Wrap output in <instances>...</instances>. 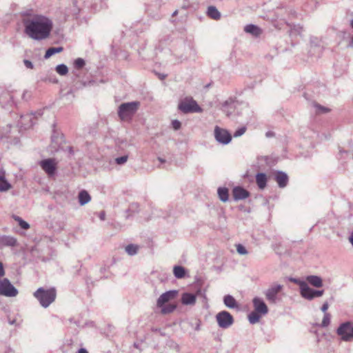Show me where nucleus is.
Wrapping results in <instances>:
<instances>
[{
	"instance_id": "obj_1",
	"label": "nucleus",
	"mask_w": 353,
	"mask_h": 353,
	"mask_svg": "<svg viewBox=\"0 0 353 353\" xmlns=\"http://www.w3.org/2000/svg\"><path fill=\"white\" fill-rule=\"evenodd\" d=\"M24 32L32 39L41 41L49 37L52 21L43 15H34L23 21Z\"/></svg>"
},
{
	"instance_id": "obj_2",
	"label": "nucleus",
	"mask_w": 353,
	"mask_h": 353,
	"mask_svg": "<svg viewBox=\"0 0 353 353\" xmlns=\"http://www.w3.org/2000/svg\"><path fill=\"white\" fill-rule=\"evenodd\" d=\"M138 101L123 103L118 108V116L122 121H130L136 114L140 107Z\"/></svg>"
},
{
	"instance_id": "obj_3",
	"label": "nucleus",
	"mask_w": 353,
	"mask_h": 353,
	"mask_svg": "<svg viewBox=\"0 0 353 353\" xmlns=\"http://www.w3.org/2000/svg\"><path fill=\"white\" fill-rule=\"evenodd\" d=\"M34 296L39 301L40 305L46 308L54 301L56 290L54 288L45 290L43 288H39L34 293Z\"/></svg>"
},
{
	"instance_id": "obj_4",
	"label": "nucleus",
	"mask_w": 353,
	"mask_h": 353,
	"mask_svg": "<svg viewBox=\"0 0 353 353\" xmlns=\"http://www.w3.org/2000/svg\"><path fill=\"white\" fill-rule=\"evenodd\" d=\"M248 110L249 108L245 103L239 102L232 99H229L223 102L222 104V110L226 114L228 117L232 115L235 111L237 114H243L241 110Z\"/></svg>"
},
{
	"instance_id": "obj_5",
	"label": "nucleus",
	"mask_w": 353,
	"mask_h": 353,
	"mask_svg": "<svg viewBox=\"0 0 353 353\" xmlns=\"http://www.w3.org/2000/svg\"><path fill=\"white\" fill-rule=\"evenodd\" d=\"M179 109L183 113L201 112L202 108L192 97H186L179 103Z\"/></svg>"
},
{
	"instance_id": "obj_6",
	"label": "nucleus",
	"mask_w": 353,
	"mask_h": 353,
	"mask_svg": "<svg viewBox=\"0 0 353 353\" xmlns=\"http://www.w3.org/2000/svg\"><path fill=\"white\" fill-rule=\"evenodd\" d=\"M17 294V289L14 287L8 279H0V295L7 297H14Z\"/></svg>"
},
{
	"instance_id": "obj_7",
	"label": "nucleus",
	"mask_w": 353,
	"mask_h": 353,
	"mask_svg": "<svg viewBox=\"0 0 353 353\" xmlns=\"http://www.w3.org/2000/svg\"><path fill=\"white\" fill-rule=\"evenodd\" d=\"M301 295L305 299L312 300L317 297H321L324 294V290H317L310 288L307 283H301Z\"/></svg>"
},
{
	"instance_id": "obj_8",
	"label": "nucleus",
	"mask_w": 353,
	"mask_h": 353,
	"mask_svg": "<svg viewBox=\"0 0 353 353\" xmlns=\"http://www.w3.org/2000/svg\"><path fill=\"white\" fill-rule=\"evenodd\" d=\"M216 320L219 327L227 329L234 323L233 316L225 310L219 312L216 315Z\"/></svg>"
},
{
	"instance_id": "obj_9",
	"label": "nucleus",
	"mask_w": 353,
	"mask_h": 353,
	"mask_svg": "<svg viewBox=\"0 0 353 353\" xmlns=\"http://www.w3.org/2000/svg\"><path fill=\"white\" fill-rule=\"evenodd\" d=\"M214 136L216 141L222 145H227L232 140L231 134L227 130L218 125L214 127Z\"/></svg>"
},
{
	"instance_id": "obj_10",
	"label": "nucleus",
	"mask_w": 353,
	"mask_h": 353,
	"mask_svg": "<svg viewBox=\"0 0 353 353\" xmlns=\"http://www.w3.org/2000/svg\"><path fill=\"white\" fill-rule=\"evenodd\" d=\"M336 334L340 336L341 341L345 342L350 341L351 321H346L341 323L336 329Z\"/></svg>"
},
{
	"instance_id": "obj_11",
	"label": "nucleus",
	"mask_w": 353,
	"mask_h": 353,
	"mask_svg": "<svg viewBox=\"0 0 353 353\" xmlns=\"http://www.w3.org/2000/svg\"><path fill=\"white\" fill-rule=\"evenodd\" d=\"M283 285L280 284H274L271 285L265 292L267 300L270 303H276L277 301L278 294L281 291Z\"/></svg>"
},
{
	"instance_id": "obj_12",
	"label": "nucleus",
	"mask_w": 353,
	"mask_h": 353,
	"mask_svg": "<svg viewBox=\"0 0 353 353\" xmlns=\"http://www.w3.org/2000/svg\"><path fill=\"white\" fill-rule=\"evenodd\" d=\"M39 165L49 176H52L55 174L57 163L54 159H44L40 161Z\"/></svg>"
},
{
	"instance_id": "obj_13",
	"label": "nucleus",
	"mask_w": 353,
	"mask_h": 353,
	"mask_svg": "<svg viewBox=\"0 0 353 353\" xmlns=\"http://www.w3.org/2000/svg\"><path fill=\"white\" fill-rule=\"evenodd\" d=\"M178 292L176 290H170L163 293L157 299V305L159 307H162L163 305L174 299L177 295Z\"/></svg>"
},
{
	"instance_id": "obj_14",
	"label": "nucleus",
	"mask_w": 353,
	"mask_h": 353,
	"mask_svg": "<svg viewBox=\"0 0 353 353\" xmlns=\"http://www.w3.org/2000/svg\"><path fill=\"white\" fill-rule=\"evenodd\" d=\"M254 311L262 315H265L268 312V308L264 301L259 297H255L252 300Z\"/></svg>"
},
{
	"instance_id": "obj_15",
	"label": "nucleus",
	"mask_w": 353,
	"mask_h": 353,
	"mask_svg": "<svg viewBox=\"0 0 353 353\" xmlns=\"http://www.w3.org/2000/svg\"><path fill=\"white\" fill-rule=\"evenodd\" d=\"M274 180L277 183L280 188H284L288 183V174L282 171H277L274 174Z\"/></svg>"
},
{
	"instance_id": "obj_16",
	"label": "nucleus",
	"mask_w": 353,
	"mask_h": 353,
	"mask_svg": "<svg viewBox=\"0 0 353 353\" xmlns=\"http://www.w3.org/2000/svg\"><path fill=\"white\" fill-rule=\"evenodd\" d=\"M232 195L235 201H239L248 198L250 196V193L243 188L237 186L233 188Z\"/></svg>"
},
{
	"instance_id": "obj_17",
	"label": "nucleus",
	"mask_w": 353,
	"mask_h": 353,
	"mask_svg": "<svg viewBox=\"0 0 353 353\" xmlns=\"http://www.w3.org/2000/svg\"><path fill=\"white\" fill-rule=\"evenodd\" d=\"M224 305L230 309H238L239 305L236 299L230 294H227L223 297Z\"/></svg>"
},
{
	"instance_id": "obj_18",
	"label": "nucleus",
	"mask_w": 353,
	"mask_h": 353,
	"mask_svg": "<svg viewBox=\"0 0 353 353\" xmlns=\"http://www.w3.org/2000/svg\"><path fill=\"white\" fill-rule=\"evenodd\" d=\"M306 281L311 285L315 288H321L323 286V280L319 276L310 275L306 277Z\"/></svg>"
},
{
	"instance_id": "obj_19",
	"label": "nucleus",
	"mask_w": 353,
	"mask_h": 353,
	"mask_svg": "<svg viewBox=\"0 0 353 353\" xmlns=\"http://www.w3.org/2000/svg\"><path fill=\"white\" fill-rule=\"evenodd\" d=\"M196 302V296L191 293H183L181 296V303L183 305H194Z\"/></svg>"
},
{
	"instance_id": "obj_20",
	"label": "nucleus",
	"mask_w": 353,
	"mask_h": 353,
	"mask_svg": "<svg viewBox=\"0 0 353 353\" xmlns=\"http://www.w3.org/2000/svg\"><path fill=\"white\" fill-rule=\"evenodd\" d=\"M78 199L79 204L81 205H84L90 201L91 196L86 190H83L79 192Z\"/></svg>"
},
{
	"instance_id": "obj_21",
	"label": "nucleus",
	"mask_w": 353,
	"mask_h": 353,
	"mask_svg": "<svg viewBox=\"0 0 353 353\" xmlns=\"http://www.w3.org/2000/svg\"><path fill=\"white\" fill-rule=\"evenodd\" d=\"M256 182L259 189H264L267 185L266 174L264 173H258L256 175Z\"/></svg>"
},
{
	"instance_id": "obj_22",
	"label": "nucleus",
	"mask_w": 353,
	"mask_h": 353,
	"mask_svg": "<svg viewBox=\"0 0 353 353\" xmlns=\"http://www.w3.org/2000/svg\"><path fill=\"white\" fill-rule=\"evenodd\" d=\"M0 244L6 246H15L17 245V239L12 236H3L0 238Z\"/></svg>"
},
{
	"instance_id": "obj_23",
	"label": "nucleus",
	"mask_w": 353,
	"mask_h": 353,
	"mask_svg": "<svg viewBox=\"0 0 353 353\" xmlns=\"http://www.w3.org/2000/svg\"><path fill=\"white\" fill-rule=\"evenodd\" d=\"M244 31L247 33L251 34L253 36H259L261 31V29L255 25L249 24L245 26Z\"/></svg>"
},
{
	"instance_id": "obj_24",
	"label": "nucleus",
	"mask_w": 353,
	"mask_h": 353,
	"mask_svg": "<svg viewBox=\"0 0 353 353\" xmlns=\"http://www.w3.org/2000/svg\"><path fill=\"white\" fill-rule=\"evenodd\" d=\"M219 199L223 202H227L229 198L228 189L225 187H220L217 190Z\"/></svg>"
},
{
	"instance_id": "obj_25",
	"label": "nucleus",
	"mask_w": 353,
	"mask_h": 353,
	"mask_svg": "<svg viewBox=\"0 0 353 353\" xmlns=\"http://www.w3.org/2000/svg\"><path fill=\"white\" fill-rule=\"evenodd\" d=\"M207 13L211 19L217 20L221 18L220 12L214 6L208 7Z\"/></svg>"
},
{
	"instance_id": "obj_26",
	"label": "nucleus",
	"mask_w": 353,
	"mask_h": 353,
	"mask_svg": "<svg viewBox=\"0 0 353 353\" xmlns=\"http://www.w3.org/2000/svg\"><path fill=\"white\" fill-rule=\"evenodd\" d=\"M173 273L176 278L182 279L185 275V270L181 265H176L173 268Z\"/></svg>"
},
{
	"instance_id": "obj_27",
	"label": "nucleus",
	"mask_w": 353,
	"mask_h": 353,
	"mask_svg": "<svg viewBox=\"0 0 353 353\" xmlns=\"http://www.w3.org/2000/svg\"><path fill=\"white\" fill-rule=\"evenodd\" d=\"M261 316L260 313L253 311L248 314V320L251 324H255L259 321Z\"/></svg>"
},
{
	"instance_id": "obj_28",
	"label": "nucleus",
	"mask_w": 353,
	"mask_h": 353,
	"mask_svg": "<svg viewBox=\"0 0 353 353\" xmlns=\"http://www.w3.org/2000/svg\"><path fill=\"white\" fill-rule=\"evenodd\" d=\"M63 50V48L62 47L50 48L46 50V54L44 55V58L48 59L50 57H52V55H54V54L59 53V52H62Z\"/></svg>"
},
{
	"instance_id": "obj_29",
	"label": "nucleus",
	"mask_w": 353,
	"mask_h": 353,
	"mask_svg": "<svg viewBox=\"0 0 353 353\" xmlns=\"http://www.w3.org/2000/svg\"><path fill=\"white\" fill-rule=\"evenodd\" d=\"M11 188L10 184L3 176H0V192H5Z\"/></svg>"
},
{
	"instance_id": "obj_30",
	"label": "nucleus",
	"mask_w": 353,
	"mask_h": 353,
	"mask_svg": "<svg viewBox=\"0 0 353 353\" xmlns=\"http://www.w3.org/2000/svg\"><path fill=\"white\" fill-rule=\"evenodd\" d=\"M55 70L61 76H65L68 72V68L67 65L63 63L57 65Z\"/></svg>"
},
{
	"instance_id": "obj_31",
	"label": "nucleus",
	"mask_w": 353,
	"mask_h": 353,
	"mask_svg": "<svg viewBox=\"0 0 353 353\" xmlns=\"http://www.w3.org/2000/svg\"><path fill=\"white\" fill-rule=\"evenodd\" d=\"M139 247L134 244H129L125 248V252L130 256L135 255L137 253Z\"/></svg>"
},
{
	"instance_id": "obj_32",
	"label": "nucleus",
	"mask_w": 353,
	"mask_h": 353,
	"mask_svg": "<svg viewBox=\"0 0 353 353\" xmlns=\"http://www.w3.org/2000/svg\"><path fill=\"white\" fill-rule=\"evenodd\" d=\"M13 218L14 219L18 222L19 226L23 229V230H28L30 228V225L26 222L24 220H23L21 217L18 216H13Z\"/></svg>"
},
{
	"instance_id": "obj_33",
	"label": "nucleus",
	"mask_w": 353,
	"mask_h": 353,
	"mask_svg": "<svg viewBox=\"0 0 353 353\" xmlns=\"http://www.w3.org/2000/svg\"><path fill=\"white\" fill-rule=\"evenodd\" d=\"M314 107L315 108L316 112L318 114L327 113L330 111L328 108L322 106L318 103H314Z\"/></svg>"
},
{
	"instance_id": "obj_34",
	"label": "nucleus",
	"mask_w": 353,
	"mask_h": 353,
	"mask_svg": "<svg viewBox=\"0 0 353 353\" xmlns=\"http://www.w3.org/2000/svg\"><path fill=\"white\" fill-rule=\"evenodd\" d=\"M41 114L39 112H34V113L32 112L30 114H27V115L24 116L23 118V119L30 121V125H33L34 124V123L32 121V119L36 118L37 116H41Z\"/></svg>"
},
{
	"instance_id": "obj_35",
	"label": "nucleus",
	"mask_w": 353,
	"mask_h": 353,
	"mask_svg": "<svg viewBox=\"0 0 353 353\" xmlns=\"http://www.w3.org/2000/svg\"><path fill=\"white\" fill-rule=\"evenodd\" d=\"M85 64V61L81 58L77 59L74 62V66L76 69L79 70L84 67Z\"/></svg>"
},
{
	"instance_id": "obj_36",
	"label": "nucleus",
	"mask_w": 353,
	"mask_h": 353,
	"mask_svg": "<svg viewBox=\"0 0 353 353\" xmlns=\"http://www.w3.org/2000/svg\"><path fill=\"white\" fill-rule=\"evenodd\" d=\"M128 159V156L123 155L122 157H117L114 159V161L117 165H124L127 162Z\"/></svg>"
},
{
	"instance_id": "obj_37",
	"label": "nucleus",
	"mask_w": 353,
	"mask_h": 353,
	"mask_svg": "<svg viewBox=\"0 0 353 353\" xmlns=\"http://www.w3.org/2000/svg\"><path fill=\"white\" fill-rule=\"evenodd\" d=\"M330 323V314L329 313L324 314V316L321 322V326L323 327H327Z\"/></svg>"
},
{
	"instance_id": "obj_38",
	"label": "nucleus",
	"mask_w": 353,
	"mask_h": 353,
	"mask_svg": "<svg viewBox=\"0 0 353 353\" xmlns=\"http://www.w3.org/2000/svg\"><path fill=\"white\" fill-rule=\"evenodd\" d=\"M176 308V306L174 305H168L165 307H162L161 312L163 314H168L172 312Z\"/></svg>"
},
{
	"instance_id": "obj_39",
	"label": "nucleus",
	"mask_w": 353,
	"mask_h": 353,
	"mask_svg": "<svg viewBox=\"0 0 353 353\" xmlns=\"http://www.w3.org/2000/svg\"><path fill=\"white\" fill-rule=\"evenodd\" d=\"M236 251L241 255H245L248 254L246 248L241 244H238L236 245Z\"/></svg>"
},
{
	"instance_id": "obj_40",
	"label": "nucleus",
	"mask_w": 353,
	"mask_h": 353,
	"mask_svg": "<svg viewBox=\"0 0 353 353\" xmlns=\"http://www.w3.org/2000/svg\"><path fill=\"white\" fill-rule=\"evenodd\" d=\"M246 131V128L245 126L241 127L236 130L234 133V137H239L242 136Z\"/></svg>"
},
{
	"instance_id": "obj_41",
	"label": "nucleus",
	"mask_w": 353,
	"mask_h": 353,
	"mask_svg": "<svg viewBox=\"0 0 353 353\" xmlns=\"http://www.w3.org/2000/svg\"><path fill=\"white\" fill-rule=\"evenodd\" d=\"M172 128L174 129V130H179L181 126V123L178 120H174L172 121Z\"/></svg>"
},
{
	"instance_id": "obj_42",
	"label": "nucleus",
	"mask_w": 353,
	"mask_h": 353,
	"mask_svg": "<svg viewBox=\"0 0 353 353\" xmlns=\"http://www.w3.org/2000/svg\"><path fill=\"white\" fill-rule=\"evenodd\" d=\"M23 63L27 68L33 69V68H34L33 63L29 60L24 59Z\"/></svg>"
},
{
	"instance_id": "obj_43",
	"label": "nucleus",
	"mask_w": 353,
	"mask_h": 353,
	"mask_svg": "<svg viewBox=\"0 0 353 353\" xmlns=\"http://www.w3.org/2000/svg\"><path fill=\"white\" fill-rule=\"evenodd\" d=\"M64 97L66 98V99H72V98L74 97V93H73V91L72 90H69L67 93H65L64 95H63Z\"/></svg>"
},
{
	"instance_id": "obj_44",
	"label": "nucleus",
	"mask_w": 353,
	"mask_h": 353,
	"mask_svg": "<svg viewBox=\"0 0 353 353\" xmlns=\"http://www.w3.org/2000/svg\"><path fill=\"white\" fill-rule=\"evenodd\" d=\"M62 138H59L58 137H55L54 135H53L52 137V143H56L57 145H59L62 142Z\"/></svg>"
},
{
	"instance_id": "obj_45",
	"label": "nucleus",
	"mask_w": 353,
	"mask_h": 353,
	"mask_svg": "<svg viewBox=\"0 0 353 353\" xmlns=\"http://www.w3.org/2000/svg\"><path fill=\"white\" fill-rule=\"evenodd\" d=\"M328 307H329L328 303L327 302L324 303L323 304V305L321 306L322 312H324L325 314L327 313L326 312H327Z\"/></svg>"
},
{
	"instance_id": "obj_46",
	"label": "nucleus",
	"mask_w": 353,
	"mask_h": 353,
	"mask_svg": "<svg viewBox=\"0 0 353 353\" xmlns=\"http://www.w3.org/2000/svg\"><path fill=\"white\" fill-rule=\"evenodd\" d=\"M292 281L294 283H296V284L299 286V288H300V289H301V284H300V283H306V282H305V281H301V280H300V279H292Z\"/></svg>"
},
{
	"instance_id": "obj_47",
	"label": "nucleus",
	"mask_w": 353,
	"mask_h": 353,
	"mask_svg": "<svg viewBox=\"0 0 353 353\" xmlns=\"http://www.w3.org/2000/svg\"><path fill=\"white\" fill-rule=\"evenodd\" d=\"M4 274H5V271H4L3 265V263L1 262H0V277L4 276Z\"/></svg>"
},
{
	"instance_id": "obj_48",
	"label": "nucleus",
	"mask_w": 353,
	"mask_h": 353,
	"mask_svg": "<svg viewBox=\"0 0 353 353\" xmlns=\"http://www.w3.org/2000/svg\"><path fill=\"white\" fill-rule=\"evenodd\" d=\"M99 219L101 220V221H104L105 220V214L104 212H101L99 213Z\"/></svg>"
},
{
	"instance_id": "obj_49",
	"label": "nucleus",
	"mask_w": 353,
	"mask_h": 353,
	"mask_svg": "<svg viewBox=\"0 0 353 353\" xmlns=\"http://www.w3.org/2000/svg\"><path fill=\"white\" fill-rule=\"evenodd\" d=\"M49 81L50 82L53 83H58V80H57V79L55 77H53L50 78L49 79Z\"/></svg>"
},
{
	"instance_id": "obj_50",
	"label": "nucleus",
	"mask_w": 353,
	"mask_h": 353,
	"mask_svg": "<svg viewBox=\"0 0 353 353\" xmlns=\"http://www.w3.org/2000/svg\"><path fill=\"white\" fill-rule=\"evenodd\" d=\"M350 341H353V323L351 322Z\"/></svg>"
},
{
	"instance_id": "obj_51",
	"label": "nucleus",
	"mask_w": 353,
	"mask_h": 353,
	"mask_svg": "<svg viewBox=\"0 0 353 353\" xmlns=\"http://www.w3.org/2000/svg\"><path fill=\"white\" fill-rule=\"evenodd\" d=\"M349 241L351 243L352 247H353V230L352 231L350 236H349Z\"/></svg>"
},
{
	"instance_id": "obj_52",
	"label": "nucleus",
	"mask_w": 353,
	"mask_h": 353,
	"mask_svg": "<svg viewBox=\"0 0 353 353\" xmlns=\"http://www.w3.org/2000/svg\"><path fill=\"white\" fill-rule=\"evenodd\" d=\"M78 353H88V351L84 349V348H81L79 351H78Z\"/></svg>"
},
{
	"instance_id": "obj_53",
	"label": "nucleus",
	"mask_w": 353,
	"mask_h": 353,
	"mask_svg": "<svg viewBox=\"0 0 353 353\" xmlns=\"http://www.w3.org/2000/svg\"><path fill=\"white\" fill-rule=\"evenodd\" d=\"M158 160L161 163H163L165 162V160L161 158V157H158Z\"/></svg>"
},
{
	"instance_id": "obj_54",
	"label": "nucleus",
	"mask_w": 353,
	"mask_h": 353,
	"mask_svg": "<svg viewBox=\"0 0 353 353\" xmlns=\"http://www.w3.org/2000/svg\"><path fill=\"white\" fill-rule=\"evenodd\" d=\"M350 46H353V37L351 38Z\"/></svg>"
},
{
	"instance_id": "obj_55",
	"label": "nucleus",
	"mask_w": 353,
	"mask_h": 353,
	"mask_svg": "<svg viewBox=\"0 0 353 353\" xmlns=\"http://www.w3.org/2000/svg\"><path fill=\"white\" fill-rule=\"evenodd\" d=\"M177 13H178V11H177V10H175V11L173 12L172 16H173V17H174V16H176V15L177 14Z\"/></svg>"
},
{
	"instance_id": "obj_56",
	"label": "nucleus",
	"mask_w": 353,
	"mask_h": 353,
	"mask_svg": "<svg viewBox=\"0 0 353 353\" xmlns=\"http://www.w3.org/2000/svg\"><path fill=\"white\" fill-rule=\"evenodd\" d=\"M350 26L353 29V19H352L351 21H350Z\"/></svg>"
},
{
	"instance_id": "obj_57",
	"label": "nucleus",
	"mask_w": 353,
	"mask_h": 353,
	"mask_svg": "<svg viewBox=\"0 0 353 353\" xmlns=\"http://www.w3.org/2000/svg\"><path fill=\"white\" fill-rule=\"evenodd\" d=\"M14 321H10L11 324H14Z\"/></svg>"
}]
</instances>
